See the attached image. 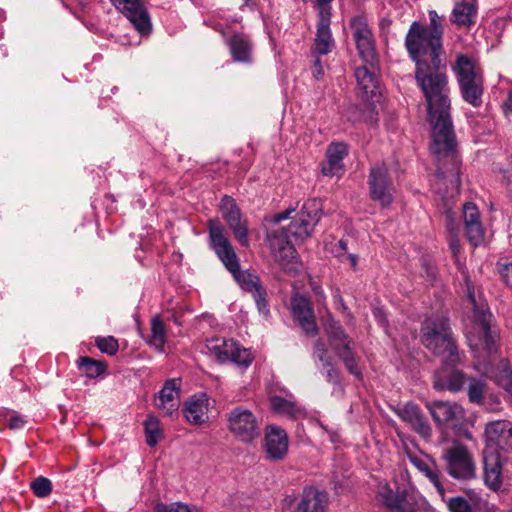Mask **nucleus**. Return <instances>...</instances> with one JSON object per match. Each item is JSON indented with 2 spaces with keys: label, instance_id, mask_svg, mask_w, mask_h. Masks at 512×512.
<instances>
[{
  "label": "nucleus",
  "instance_id": "1",
  "mask_svg": "<svg viewBox=\"0 0 512 512\" xmlns=\"http://www.w3.org/2000/svg\"><path fill=\"white\" fill-rule=\"evenodd\" d=\"M427 26L414 21L405 37V47L416 64L415 79L424 94L428 120L432 125L431 153L438 162L436 177L448 179L456 192L461 184L457 141L450 116L449 87L446 64L440 54L443 48V17L430 10Z\"/></svg>",
  "mask_w": 512,
  "mask_h": 512
},
{
  "label": "nucleus",
  "instance_id": "2",
  "mask_svg": "<svg viewBox=\"0 0 512 512\" xmlns=\"http://www.w3.org/2000/svg\"><path fill=\"white\" fill-rule=\"evenodd\" d=\"M209 243L219 260L225 268L232 274L233 278L240 287L251 293L258 311L267 316L269 307L267 302V292L262 286L258 275L249 271H241L239 258L225 234V228L219 219L214 218L208 221Z\"/></svg>",
  "mask_w": 512,
  "mask_h": 512
},
{
  "label": "nucleus",
  "instance_id": "3",
  "mask_svg": "<svg viewBox=\"0 0 512 512\" xmlns=\"http://www.w3.org/2000/svg\"><path fill=\"white\" fill-rule=\"evenodd\" d=\"M322 216V204L317 199H308L287 228L273 231L268 236V242L274 259L282 266L295 258V248L291 239L302 242L311 236L316 224Z\"/></svg>",
  "mask_w": 512,
  "mask_h": 512
},
{
  "label": "nucleus",
  "instance_id": "4",
  "mask_svg": "<svg viewBox=\"0 0 512 512\" xmlns=\"http://www.w3.org/2000/svg\"><path fill=\"white\" fill-rule=\"evenodd\" d=\"M421 342L443 365L458 366L463 362L459 353L449 319L446 316H431L421 325Z\"/></svg>",
  "mask_w": 512,
  "mask_h": 512
},
{
  "label": "nucleus",
  "instance_id": "5",
  "mask_svg": "<svg viewBox=\"0 0 512 512\" xmlns=\"http://www.w3.org/2000/svg\"><path fill=\"white\" fill-rule=\"evenodd\" d=\"M463 100L473 107H480L483 95V77L474 61L466 55H458L453 66Z\"/></svg>",
  "mask_w": 512,
  "mask_h": 512
},
{
  "label": "nucleus",
  "instance_id": "6",
  "mask_svg": "<svg viewBox=\"0 0 512 512\" xmlns=\"http://www.w3.org/2000/svg\"><path fill=\"white\" fill-rule=\"evenodd\" d=\"M447 473L456 480H470L476 476V466L467 447L455 442L442 453Z\"/></svg>",
  "mask_w": 512,
  "mask_h": 512
},
{
  "label": "nucleus",
  "instance_id": "7",
  "mask_svg": "<svg viewBox=\"0 0 512 512\" xmlns=\"http://www.w3.org/2000/svg\"><path fill=\"white\" fill-rule=\"evenodd\" d=\"M226 420L228 430L241 442L251 443L261 434L258 417L243 406L232 408Z\"/></svg>",
  "mask_w": 512,
  "mask_h": 512
},
{
  "label": "nucleus",
  "instance_id": "8",
  "mask_svg": "<svg viewBox=\"0 0 512 512\" xmlns=\"http://www.w3.org/2000/svg\"><path fill=\"white\" fill-rule=\"evenodd\" d=\"M370 198L379 202L382 207H387L394 200L395 187L389 177L385 164H377L371 167L368 176Z\"/></svg>",
  "mask_w": 512,
  "mask_h": 512
},
{
  "label": "nucleus",
  "instance_id": "9",
  "mask_svg": "<svg viewBox=\"0 0 512 512\" xmlns=\"http://www.w3.org/2000/svg\"><path fill=\"white\" fill-rule=\"evenodd\" d=\"M377 495L391 512H423L426 505L424 499H416L409 494H395L387 482L379 483Z\"/></svg>",
  "mask_w": 512,
  "mask_h": 512
},
{
  "label": "nucleus",
  "instance_id": "10",
  "mask_svg": "<svg viewBox=\"0 0 512 512\" xmlns=\"http://www.w3.org/2000/svg\"><path fill=\"white\" fill-rule=\"evenodd\" d=\"M486 445L483 451L500 453L512 450V423L508 420H495L486 424Z\"/></svg>",
  "mask_w": 512,
  "mask_h": 512
},
{
  "label": "nucleus",
  "instance_id": "11",
  "mask_svg": "<svg viewBox=\"0 0 512 512\" xmlns=\"http://www.w3.org/2000/svg\"><path fill=\"white\" fill-rule=\"evenodd\" d=\"M350 27L360 57L364 63L372 64L376 61L375 41L366 19L356 16L351 19Z\"/></svg>",
  "mask_w": 512,
  "mask_h": 512
},
{
  "label": "nucleus",
  "instance_id": "12",
  "mask_svg": "<svg viewBox=\"0 0 512 512\" xmlns=\"http://www.w3.org/2000/svg\"><path fill=\"white\" fill-rule=\"evenodd\" d=\"M220 211L235 239L244 247L249 246L248 226L241 220V210L236 201L228 195L221 199Z\"/></svg>",
  "mask_w": 512,
  "mask_h": 512
},
{
  "label": "nucleus",
  "instance_id": "13",
  "mask_svg": "<svg viewBox=\"0 0 512 512\" xmlns=\"http://www.w3.org/2000/svg\"><path fill=\"white\" fill-rule=\"evenodd\" d=\"M110 2L127 17L138 32L150 33V16L141 0H110Z\"/></svg>",
  "mask_w": 512,
  "mask_h": 512
},
{
  "label": "nucleus",
  "instance_id": "14",
  "mask_svg": "<svg viewBox=\"0 0 512 512\" xmlns=\"http://www.w3.org/2000/svg\"><path fill=\"white\" fill-rule=\"evenodd\" d=\"M291 312L293 318L298 322L304 333L314 337L318 333L314 310L310 299L300 293L291 296Z\"/></svg>",
  "mask_w": 512,
  "mask_h": 512
},
{
  "label": "nucleus",
  "instance_id": "15",
  "mask_svg": "<svg viewBox=\"0 0 512 512\" xmlns=\"http://www.w3.org/2000/svg\"><path fill=\"white\" fill-rule=\"evenodd\" d=\"M426 408L438 425L452 424L456 426L465 419L464 408L456 402H427Z\"/></svg>",
  "mask_w": 512,
  "mask_h": 512
},
{
  "label": "nucleus",
  "instance_id": "16",
  "mask_svg": "<svg viewBox=\"0 0 512 512\" xmlns=\"http://www.w3.org/2000/svg\"><path fill=\"white\" fill-rule=\"evenodd\" d=\"M457 366L443 365L435 372L433 387L437 391H449L457 393L463 390L470 376L456 368Z\"/></svg>",
  "mask_w": 512,
  "mask_h": 512
},
{
  "label": "nucleus",
  "instance_id": "17",
  "mask_svg": "<svg viewBox=\"0 0 512 512\" xmlns=\"http://www.w3.org/2000/svg\"><path fill=\"white\" fill-rule=\"evenodd\" d=\"M468 299L474 309L475 324L480 333L481 345L489 354H492L496 351V341L490 330L491 314L483 306L477 307L474 292L470 287H468Z\"/></svg>",
  "mask_w": 512,
  "mask_h": 512
},
{
  "label": "nucleus",
  "instance_id": "18",
  "mask_svg": "<svg viewBox=\"0 0 512 512\" xmlns=\"http://www.w3.org/2000/svg\"><path fill=\"white\" fill-rule=\"evenodd\" d=\"M407 457L410 463L434 485L444 500L445 489L440 479V470L434 459L427 454L412 452H407Z\"/></svg>",
  "mask_w": 512,
  "mask_h": 512
},
{
  "label": "nucleus",
  "instance_id": "19",
  "mask_svg": "<svg viewBox=\"0 0 512 512\" xmlns=\"http://www.w3.org/2000/svg\"><path fill=\"white\" fill-rule=\"evenodd\" d=\"M264 447L270 460L284 459L288 453V436L285 430L276 425L267 426Z\"/></svg>",
  "mask_w": 512,
  "mask_h": 512
},
{
  "label": "nucleus",
  "instance_id": "20",
  "mask_svg": "<svg viewBox=\"0 0 512 512\" xmlns=\"http://www.w3.org/2000/svg\"><path fill=\"white\" fill-rule=\"evenodd\" d=\"M398 416L421 437L428 439L432 435V428L422 413L420 407L413 402H408L398 410Z\"/></svg>",
  "mask_w": 512,
  "mask_h": 512
},
{
  "label": "nucleus",
  "instance_id": "21",
  "mask_svg": "<svg viewBox=\"0 0 512 512\" xmlns=\"http://www.w3.org/2000/svg\"><path fill=\"white\" fill-rule=\"evenodd\" d=\"M329 504L328 494L320 491L314 486L303 488L299 501L297 502L296 512H326Z\"/></svg>",
  "mask_w": 512,
  "mask_h": 512
},
{
  "label": "nucleus",
  "instance_id": "22",
  "mask_svg": "<svg viewBox=\"0 0 512 512\" xmlns=\"http://www.w3.org/2000/svg\"><path fill=\"white\" fill-rule=\"evenodd\" d=\"M483 478L487 487L497 491L502 486V456L500 453L483 451Z\"/></svg>",
  "mask_w": 512,
  "mask_h": 512
},
{
  "label": "nucleus",
  "instance_id": "23",
  "mask_svg": "<svg viewBox=\"0 0 512 512\" xmlns=\"http://www.w3.org/2000/svg\"><path fill=\"white\" fill-rule=\"evenodd\" d=\"M220 32L225 38V43L234 61L241 63L252 62L253 45L251 39L246 34L234 33L231 37H227L223 30Z\"/></svg>",
  "mask_w": 512,
  "mask_h": 512
},
{
  "label": "nucleus",
  "instance_id": "24",
  "mask_svg": "<svg viewBox=\"0 0 512 512\" xmlns=\"http://www.w3.org/2000/svg\"><path fill=\"white\" fill-rule=\"evenodd\" d=\"M180 379L167 380L159 392L158 408L163 410L166 415H173L180 406Z\"/></svg>",
  "mask_w": 512,
  "mask_h": 512
},
{
  "label": "nucleus",
  "instance_id": "25",
  "mask_svg": "<svg viewBox=\"0 0 512 512\" xmlns=\"http://www.w3.org/2000/svg\"><path fill=\"white\" fill-rule=\"evenodd\" d=\"M209 398L205 393L193 395L185 403L183 409L186 420L194 425H200L208 419Z\"/></svg>",
  "mask_w": 512,
  "mask_h": 512
},
{
  "label": "nucleus",
  "instance_id": "26",
  "mask_svg": "<svg viewBox=\"0 0 512 512\" xmlns=\"http://www.w3.org/2000/svg\"><path fill=\"white\" fill-rule=\"evenodd\" d=\"M348 153L347 145L338 142L328 146L327 159L322 164V173L326 176H338L343 172V159Z\"/></svg>",
  "mask_w": 512,
  "mask_h": 512
},
{
  "label": "nucleus",
  "instance_id": "27",
  "mask_svg": "<svg viewBox=\"0 0 512 512\" xmlns=\"http://www.w3.org/2000/svg\"><path fill=\"white\" fill-rule=\"evenodd\" d=\"M331 18H318L314 44L311 48L313 56L326 55L332 51L335 41L330 29Z\"/></svg>",
  "mask_w": 512,
  "mask_h": 512
},
{
  "label": "nucleus",
  "instance_id": "28",
  "mask_svg": "<svg viewBox=\"0 0 512 512\" xmlns=\"http://www.w3.org/2000/svg\"><path fill=\"white\" fill-rule=\"evenodd\" d=\"M353 344L352 339L339 345L334 344V351L336 355L342 360L346 369L350 374L355 376L358 380H362V370L359 367V357L356 355L351 347Z\"/></svg>",
  "mask_w": 512,
  "mask_h": 512
},
{
  "label": "nucleus",
  "instance_id": "29",
  "mask_svg": "<svg viewBox=\"0 0 512 512\" xmlns=\"http://www.w3.org/2000/svg\"><path fill=\"white\" fill-rule=\"evenodd\" d=\"M270 406L273 412L286 415L293 419L305 417V410L292 398L286 399L284 397L274 395L270 397Z\"/></svg>",
  "mask_w": 512,
  "mask_h": 512
},
{
  "label": "nucleus",
  "instance_id": "30",
  "mask_svg": "<svg viewBox=\"0 0 512 512\" xmlns=\"http://www.w3.org/2000/svg\"><path fill=\"white\" fill-rule=\"evenodd\" d=\"M374 63H364L355 70L357 85L366 96L374 95L377 90L378 80L374 73Z\"/></svg>",
  "mask_w": 512,
  "mask_h": 512
},
{
  "label": "nucleus",
  "instance_id": "31",
  "mask_svg": "<svg viewBox=\"0 0 512 512\" xmlns=\"http://www.w3.org/2000/svg\"><path fill=\"white\" fill-rule=\"evenodd\" d=\"M477 7L473 2H458L452 11V21L458 26L469 27L475 23Z\"/></svg>",
  "mask_w": 512,
  "mask_h": 512
},
{
  "label": "nucleus",
  "instance_id": "32",
  "mask_svg": "<svg viewBox=\"0 0 512 512\" xmlns=\"http://www.w3.org/2000/svg\"><path fill=\"white\" fill-rule=\"evenodd\" d=\"M234 347L233 340L211 339L207 341L206 348L211 355H214L219 362H228L229 355Z\"/></svg>",
  "mask_w": 512,
  "mask_h": 512
},
{
  "label": "nucleus",
  "instance_id": "33",
  "mask_svg": "<svg viewBox=\"0 0 512 512\" xmlns=\"http://www.w3.org/2000/svg\"><path fill=\"white\" fill-rule=\"evenodd\" d=\"M165 342L166 329L160 316L156 315L151 321V338L148 343L154 346L159 352H163Z\"/></svg>",
  "mask_w": 512,
  "mask_h": 512
},
{
  "label": "nucleus",
  "instance_id": "34",
  "mask_svg": "<svg viewBox=\"0 0 512 512\" xmlns=\"http://www.w3.org/2000/svg\"><path fill=\"white\" fill-rule=\"evenodd\" d=\"M487 384L484 379L470 377L467 382V396L471 403L483 405Z\"/></svg>",
  "mask_w": 512,
  "mask_h": 512
},
{
  "label": "nucleus",
  "instance_id": "35",
  "mask_svg": "<svg viewBox=\"0 0 512 512\" xmlns=\"http://www.w3.org/2000/svg\"><path fill=\"white\" fill-rule=\"evenodd\" d=\"M78 367L89 378H95L102 375L106 370V365L98 360L83 356L78 360Z\"/></svg>",
  "mask_w": 512,
  "mask_h": 512
},
{
  "label": "nucleus",
  "instance_id": "36",
  "mask_svg": "<svg viewBox=\"0 0 512 512\" xmlns=\"http://www.w3.org/2000/svg\"><path fill=\"white\" fill-rule=\"evenodd\" d=\"M325 329L333 348L334 344L341 345L346 341L351 340V338L345 333L342 325L334 319H328L326 321Z\"/></svg>",
  "mask_w": 512,
  "mask_h": 512
},
{
  "label": "nucleus",
  "instance_id": "37",
  "mask_svg": "<svg viewBox=\"0 0 512 512\" xmlns=\"http://www.w3.org/2000/svg\"><path fill=\"white\" fill-rule=\"evenodd\" d=\"M495 381L512 397V370L506 360L500 361Z\"/></svg>",
  "mask_w": 512,
  "mask_h": 512
},
{
  "label": "nucleus",
  "instance_id": "38",
  "mask_svg": "<svg viewBox=\"0 0 512 512\" xmlns=\"http://www.w3.org/2000/svg\"><path fill=\"white\" fill-rule=\"evenodd\" d=\"M146 443L150 447L157 445L161 436L159 420L154 416H148L145 420Z\"/></svg>",
  "mask_w": 512,
  "mask_h": 512
},
{
  "label": "nucleus",
  "instance_id": "39",
  "mask_svg": "<svg viewBox=\"0 0 512 512\" xmlns=\"http://www.w3.org/2000/svg\"><path fill=\"white\" fill-rule=\"evenodd\" d=\"M465 234L469 243L477 247L484 240V228L481 221L464 225Z\"/></svg>",
  "mask_w": 512,
  "mask_h": 512
},
{
  "label": "nucleus",
  "instance_id": "40",
  "mask_svg": "<svg viewBox=\"0 0 512 512\" xmlns=\"http://www.w3.org/2000/svg\"><path fill=\"white\" fill-rule=\"evenodd\" d=\"M252 355L248 349L240 348L235 342L234 347L229 355V360L237 365L248 367L252 363Z\"/></svg>",
  "mask_w": 512,
  "mask_h": 512
},
{
  "label": "nucleus",
  "instance_id": "41",
  "mask_svg": "<svg viewBox=\"0 0 512 512\" xmlns=\"http://www.w3.org/2000/svg\"><path fill=\"white\" fill-rule=\"evenodd\" d=\"M30 488L35 496L44 498L51 493L52 483L48 478L39 476L31 482Z\"/></svg>",
  "mask_w": 512,
  "mask_h": 512
},
{
  "label": "nucleus",
  "instance_id": "42",
  "mask_svg": "<svg viewBox=\"0 0 512 512\" xmlns=\"http://www.w3.org/2000/svg\"><path fill=\"white\" fill-rule=\"evenodd\" d=\"M96 346L103 353L108 355H115L118 351V342L113 336L98 337L96 339Z\"/></svg>",
  "mask_w": 512,
  "mask_h": 512
},
{
  "label": "nucleus",
  "instance_id": "43",
  "mask_svg": "<svg viewBox=\"0 0 512 512\" xmlns=\"http://www.w3.org/2000/svg\"><path fill=\"white\" fill-rule=\"evenodd\" d=\"M322 374L325 375L328 382L339 385L342 380L340 371L334 367L330 359L322 362Z\"/></svg>",
  "mask_w": 512,
  "mask_h": 512
},
{
  "label": "nucleus",
  "instance_id": "44",
  "mask_svg": "<svg viewBox=\"0 0 512 512\" xmlns=\"http://www.w3.org/2000/svg\"><path fill=\"white\" fill-rule=\"evenodd\" d=\"M450 512H472L471 505L462 496L452 497L447 501Z\"/></svg>",
  "mask_w": 512,
  "mask_h": 512
},
{
  "label": "nucleus",
  "instance_id": "45",
  "mask_svg": "<svg viewBox=\"0 0 512 512\" xmlns=\"http://www.w3.org/2000/svg\"><path fill=\"white\" fill-rule=\"evenodd\" d=\"M464 225L480 221V213L477 206L473 203L463 205Z\"/></svg>",
  "mask_w": 512,
  "mask_h": 512
},
{
  "label": "nucleus",
  "instance_id": "46",
  "mask_svg": "<svg viewBox=\"0 0 512 512\" xmlns=\"http://www.w3.org/2000/svg\"><path fill=\"white\" fill-rule=\"evenodd\" d=\"M156 512H192V510L188 505L176 502L169 505L159 504Z\"/></svg>",
  "mask_w": 512,
  "mask_h": 512
},
{
  "label": "nucleus",
  "instance_id": "47",
  "mask_svg": "<svg viewBox=\"0 0 512 512\" xmlns=\"http://www.w3.org/2000/svg\"><path fill=\"white\" fill-rule=\"evenodd\" d=\"M333 0H316L318 18H331V2Z\"/></svg>",
  "mask_w": 512,
  "mask_h": 512
},
{
  "label": "nucleus",
  "instance_id": "48",
  "mask_svg": "<svg viewBox=\"0 0 512 512\" xmlns=\"http://www.w3.org/2000/svg\"><path fill=\"white\" fill-rule=\"evenodd\" d=\"M313 356L318 359L321 363L325 360H329L327 357L326 345L322 340H317L314 344Z\"/></svg>",
  "mask_w": 512,
  "mask_h": 512
},
{
  "label": "nucleus",
  "instance_id": "49",
  "mask_svg": "<svg viewBox=\"0 0 512 512\" xmlns=\"http://www.w3.org/2000/svg\"><path fill=\"white\" fill-rule=\"evenodd\" d=\"M499 272L503 280L508 285H512V262L500 265Z\"/></svg>",
  "mask_w": 512,
  "mask_h": 512
},
{
  "label": "nucleus",
  "instance_id": "50",
  "mask_svg": "<svg viewBox=\"0 0 512 512\" xmlns=\"http://www.w3.org/2000/svg\"><path fill=\"white\" fill-rule=\"evenodd\" d=\"M25 424L26 420L19 415L11 416L8 420V427L10 429H21Z\"/></svg>",
  "mask_w": 512,
  "mask_h": 512
},
{
  "label": "nucleus",
  "instance_id": "51",
  "mask_svg": "<svg viewBox=\"0 0 512 512\" xmlns=\"http://www.w3.org/2000/svg\"><path fill=\"white\" fill-rule=\"evenodd\" d=\"M392 25V20L389 17H382L379 20V30L381 35L387 36L390 32V28Z\"/></svg>",
  "mask_w": 512,
  "mask_h": 512
},
{
  "label": "nucleus",
  "instance_id": "52",
  "mask_svg": "<svg viewBox=\"0 0 512 512\" xmlns=\"http://www.w3.org/2000/svg\"><path fill=\"white\" fill-rule=\"evenodd\" d=\"M314 57H315V60L313 63L312 73L316 79H319L323 76L324 71H323V67L321 64V60L319 58L320 56H314Z\"/></svg>",
  "mask_w": 512,
  "mask_h": 512
},
{
  "label": "nucleus",
  "instance_id": "53",
  "mask_svg": "<svg viewBox=\"0 0 512 512\" xmlns=\"http://www.w3.org/2000/svg\"><path fill=\"white\" fill-rule=\"evenodd\" d=\"M294 211H295L294 208H288V209L284 210L283 212H280V213L274 215L272 221L274 223H279L282 220L288 219V218H290L291 214Z\"/></svg>",
  "mask_w": 512,
  "mask_h": 512
},
{
  "label": "nucleus",
  "instance_id": "54",
  "mask_svg": "<svg viewBox=\"0 0 512 512\" xmlns=\"http://www.w3.org/2000/svg\"><path fill=\"white\" fill-rule=\"evenodd\" d=\"M449 247L453 253V256L456 257L460 252V244L456 235H451L449 239Z\"/></svg>",
  "mask_w": 512,
  "mask_h": 512
},
{
  "label": "nucleus",
  "instance_id": "55",
  "mask_svg": "<svg viewBox=\"0 0 512 512\" xmlns=\"http://www.w3.org/2000/svg\"><path fill=\"white\" fill-rule=\"evenodd\" d=\"M296 502V498L293 495H287L283 498L281 505L284 510L290 509Z\"/></svg>",
  "mask_w": 512,
  "mask_h": 512
},
{
  "label": "nucleus",
  "instance_id": "56",
  "mask_svg": "<svg viewBox=\"0 0 512 512\" xmlns=\"http://www.w3.org/2000/svg\"><path fill=\"white\" fill-rule=\"evenodd\" d=\"M346 258L349 260L352 269L356 270V268H357V261H358L357 255H355V254H347Z\"/></svg>",
  "mask_w": 512,
  "mask_h": 512
},
{
  "label": "nucleus",
  "instance_id": "57",
  "mask_svg": "<svg viewBox=\"0 0 512 512\" xmlns=\"http://www.w3.org/2000/svg\"><path fill=\"white\" fill-rule=\"evenodd\" d=\"M338 246L342 251L347 250V242L345 240H340Z\"/></svg>",
  "mask_w": 512,
  "mask_h": 512
},
{
  "label": "nucleus",
  "instance_id": "58",
  "mask_svg": "<svg viewBox=\"0 0 512 512\" xmlns=\"http://www.w3.org/2000/svg\"><path fill=\"white\" fill-rule=\"evenodd\" d=\"M505 107H506L507 109L512 110V94H511V93L509 94L508 102H506V103H505Z\"/></svg>",
  "mask_w": 512,
  "mask_h": 512
},
{
  "label": "nucleus",
  "instance_id": "59",
  "mask_svg": "<svg viewBox=\"0 0 512 512\" xmlns=\"http://www.w3.org/2000/svg\"><path fill=\"white\" fill-rule=\"evenodd\" d=\"M313 290L315 291V293H316V294H320V293H322V290H321V288H320V287L314 286V287H313Z\"/></svg>",
  "mask_w": 512,
  "mask_h": 512
},
{
  "label": "nucleus",
  "instance_id": "60",
  "mask_svg": "<svg viewBox=\"0 0 512 512\" xmlns=\"http://www.w3.org/2000/svg\"><path fill=\"white\" fill-rule=\"evenodd\" d=\"M469 345H470L471 348H474V345L472 344V340L471 339H469Z\"/></svg>",
  "mask_w": 512,
  "mask_h": 512
}]
</instances>
